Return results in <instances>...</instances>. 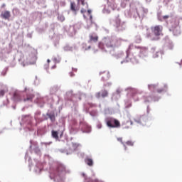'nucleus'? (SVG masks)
Wrapping results in <instances>:
<instances>
[{"mask_svg":"<svg viewBox=\"0 0 182 182\" xmlns=\"http://www.w3.org/2000/svg\"><path fill=\"white\" fill-rule=\"evenodd\" d=\"M65 30L69 36H75L76 35V30H75V26H65Z\"/></svg>","mask_w":182,"mask_h":182,"instance_id":"26","label":"nucleus"},{"mask_svg":"<svg viewBox=\"0 0 182 182\" xmlns=\"http://www.w3.org/2000/svg\"><path fill=\"white\" fill-rule=\"evenodd\" d=\"M105 122L107 127H109V129H119V127H120V122L114 118H106Z\"/></svg>","mask_w":182,"mask_h":182,"instance_id":"15","label":"nucleus"},{"mask_svg":"<svg viewBox=\"0 0 182 182\" xmlns=\"http://www.w3.org/2000/svg\"><path fill=\"white\" fill-rule=\"evenodd\" d=\"M90 39L87 41V43H83L81 45L82 50H90V49H95L96 46H97V41L99 40V37L97 36H93L90 34L89 36Z\"/></svg>","mask_w":182,"mask_h":182,"instance_id":"12","label":"nucleus"},{"mask_svg":"<svg viewBox=\"0 0 182 182\" xmlns=\"http://www.w3.org/2000/svg\"><path fill=\"white\" fill-rule=\"evenodd\" d=\"M151 110V109H150V107L148 105L147 107H146V113H147V114H149Z\"/></svg>","mask_w":182,"mask_h":182,"instance_id":"54","label":"nucleus"},{"mask_svg":"<svg viewBox=\"0 0 182 182\" xmlns=\"http://www.w3.org/2000/svg\"><path fill=\"white\" fill-rule=\"evenodd\" d=\"M58 20L60 21V22H63V21H65V16H63V14H58Z\"/></svg>","mask_w":182,"mask_h":182,"instance_id":"43","label":"nucleus"},{"mask_svg":"<svg viewBox=\"0 0 182 182\" xmlns=\"http://www.w3.org/2000/svg\"><path fill=\"white\" fill-rule=\"evenodd\" d=\"M63 49L65 52H72V50H73V47L67 44L65 46L63 47Z\"/></svg>","mask_w":182,"mask_h":182,"instance_id":"36","label":"nucleus"},{"mask_svg":"<svg viewBox=\"0 0 182 182\" xmlns=\"http://www.w3.org/2000/svg\"><path fill=\"white\" fill-rule=\"evenodd\" d=\"M168 26L169 27L170 32H173L174 36H178L181 35V28H180V21L176 18H173L171 20L166 21Z\"/></svg>","mask_w":182,"mask_h":182,"instance_id":"10","label":"nucleus"},{"mask_svg":"<svg viewBox=\"0 0 182 182\" xmlns=\"http://www.w3.org/2000/svg\"><path fill=\"white\" fill-rule=\"evenodd\" d=\"M77 2L78 4H81L85 8H89V4H87V2H85V0H77Z\"/></svg>","mask_w":182,"mask_h":182,"instance_id":"37","label":"nucleus"},{"mask_svg":"<svg viewBox=\"0 0 182 182\" xmlns=\"http://www.w3.org/2000/svg\"><path fill=\"white\" fill-rule=\"evenodd\" d=\"M51 69H56V64H55L54 65H53V66L51 67Z\"/></svg>","mask_w":182,"mask_h":182,"instance_id":"63","label":"nucleus"},{"mask_svg":"<svg viewBox=\"0 0 182 182\" xmlns=\"http://www.w3.org/2000/svg\"><path fill=\"white\" fill-rule=\"evenodd\" d=\"M32 18L34 20L38 19V21H41V19H42V13L39 11H36L32 14Z\"/></svg>","mask_w":182,"mask_h":182,"instance_id":"33","label":"nucleus"},{"mask_svg":"<svg viewBox=\"0 0 182 182\" xmlns=\"http://www.w3.org/2000/svg\"><path fill=\"white\" fill-rule=\"evenodd\" d=\"M43 120H50L51 123L56 122V117H58V112L55 110H48L46 114H42Z\"/></svg>","mask_w":182,"mask_h":182,"instance_id":"16","label":"nucleus"},{"mask_svg":"<svg viewBox=\"0 0 182 182\" xmlns=\"http://www.w3.org/2000/svg\"><path fill=\"white\" fill-rule=\"evenodd\" d=\"M73 146L75 150H76V149H77V147H79V146H80V145L77 144H73Z\"/></svg>","mask_w":182,"mask_h":182,"instance_id":"55","label":"nucleus"},{"mask_svg":"<svg viewBox=\"0 0 182 182\" xmlns=\"http://www.w3.org/2000/svg\"><path fill=\"white\" fill-rule=\"evenodd\" d=\"M95 96L97 99H100V97H102V99H105L109 96V91L106 90V88H103L100 92H96Z\"/></svg>","mask_w":182,"mask_h":182,"instance_id":"23","label":"nucleus"},{"mask_svg":"<svg viewBox=\"0 0 182 182\" xmlns=\"http://www.w3.org/2000/svg\"><path fill=\"white\" fill-rule=\"evenodd\" d=\"M35 102L38 105L39 107H43L45 106V103L50 105V107L55 103V100L52 96H45V97H38L35 100Z\"/></svg>","mask_w":182,"mask_h":182,"instance_id":"13","label":"nucleus"},{"mask_svg":"<svg viewBox=\"0 0 182 182\" xmlns=\"http://www.w3.org/2000/svg\"><path fill=\"white\" fill-rule=\"evenodd\" d=\"M53 62H54L55 64L56 63H60L61 58L60 57H58V58L56 57H53L52 58Z\"/></svg>","mask_w":182,"mask_h":182,"instance_id":"42","label":"nucleus"},{"mask_svg":"<svg viewBox=\"0 0 182 182\" xmlns=\"http://www.w3.org/2000/svg\"><path fill=\"white\" fill-rule=\"evenodd\" d=\"M96 127H97V129H102V127H103V125H102V122H97V124H96Z\"/></svg>","mask_w":182,"mask_h":182,"instance_id":"47","label":"nucleus"},{"mask_svg":"<svg viewBox=\"0 0 182 182\" xmlns=\"http://www.w3.org/2000/svg\"><path fill=\"white\" fill-rule=\"evenodd\" d=\"M59 90H60V85H55L50 87V93L51 95H56Z\"/></svg>","mask_w":182,"mask_h":182,"instance_id":"30","label":"nucleus"},{"mask_svg":"<svg viewBox=\"0 0 182 182\" xmlns=\"http://www.w3.org/2000/svg\"><path fill=\"white\" fill-rule=\"evenodd\" d=\"M55 48H58L59 46V38H56V40L53 42Z\"/></svg>","mask_w":182,"mask_h":182,"instance_id":"48","label":"nucleus"},{"mask_svg":"<svg viewBox=\"0 0 182 182\" xmlns=\"http://www.w3.org/2000/svg\"><path fill=\"white\" fill-rule=\"evenodd\" d=\"M110 55L115 58V59H124L123 60H126V55H124V53L123 51H119L118 53H114V51H110ZM125 58V59H124Z\"/></svg>","mask_w":182,"mask_h":182,"instance_id":"25","label":"nucleus"},{"mask_svg":"<svg viewBox=\"0 0 182 182\" xmlns=\"http://www.w3.org/2000/svg\"><path fill=\"white\" fill-rule=\"evenodd\" d=\"M42 114L41 110L36 111L34 114V120L36 123H33V118L31 115H22L21 122H20L21 126L23 127L24 132H28L30 136L35 134L36 132L33 129L35 126H38L39 123L43 122V119L41 118L40 116Z\"/></svg>","mask_w":182,"mask_h":182,"instance_id":"2","label":"nucleus"},{"mask_svg":"<svg viewBox=\"0 0 182 182\" xmlns=\"http://www.w3.org/2000/svg\"><path fill=\"white\" fill-rule=\"evenodd\" d=\"M122 41L126 42V40L119 38L116 36L106 37L102 40V43H99L97 46L100 49H102L103 52L110 53V52L114 51L115 48H117L118 46H120V45H122Z\"/></svg>","mask_w":182,"mask_h":182,"instance_id":"5","label":"nucleus"},{"mask_svg":"<svg viewBox=\"0 0 182 182\" xmlns=\"http://www.w3.org/2000/svg\"><path fill=\"white\" fill-rule=\"evenodd\" d=\"M131 12L132 18L136 21V28H137V26H140L141 24L143 16H144V14H147L149 12V9L142 7L140 2L134 1L131 4Z\"/></svg>","mask_w":182,"mask_h":182,"instance_id":"7","label":"nucleus"},{"mask_svg":"<svg viewBox=\"0 0 182 182\" xmlns=\"http://www.w3.org/2000/svg\"><path fill=\"white\" fill-rule=\"evenodd\" d=\"M134 121L137 126H146L147 122H149V118L147 117V115L142 114L134 118Z\"/></svg>","mask_w":182,"mask_h":182,"instance_id":"17","label":"nucleus"},{"mask_svg":"<svg viewBox=\"0 0 182 182\" xmlns=\"http://www.w3.org/2000/svg\"><path fill=\"white\" fill-rule=\"evenodd\" d=\"M122 93V90L120 88H117L115 92H113L112 99V100H119L120 97V94Z\"/></svg>","mask_w":182,"mask_h":182,"instance_id":"29","label":"nucleus"},{"mask_svg":"<svg viewBox=\"0 0 182 182\" xmlns=\"http://www.w3.org/2000/svg\"><path fill=\"white\" fill-rule=\"evenodd\" d=\"M104 75L101 77L102 82H106V80H109V79H110V73L107 71L100 72V75Z\"/></svg>","mask_w":182,"mask_h":182,"instance_id":"28","label":"nucleus"},{"mask_svg":"<svg viewBox=\"0 0 182 182\" xmlns=\"http://www.w3.org/2000/svg\"><path fill=\"white\" fill-rule=\"evenodd\" d=\"M70 9L73 12H76V4H75V2L70 3Z\"/></svg>","mask_w":182,"mask_h":182,"instance_id":"41","label":"nucleus"},{"mask_svg":"<svg viewBox=\"0 0 182 182\" xmlns=\"http://www.w3.org/2000/svg\"><path fill=\"white\" fill-rule=\"evenodd\" d=\"M13 15H18L19 14V9L18 8H14L12 10Z\"/></svg>","mask_w":182,"mask_h":182,"instance_id":"46","label":"nucleus"},{"mask_svg":"<svg viewBox=\"0 0 182 182\" xmlns=\"http://www.w3.org/2000/svg\"><path fill=\"white\" fill-rule=\"evenodd\" d=\"M85 161L86 164H87V166H89L90 167H92V166H93V159H92L90 157L87 156L85 159Z\"/></svg>","mask_w":182,"mask_h":182,"instance_id":"34","label":"nucleus"},{"mask_svg":"<svg viewBox=\"0 0 182 182\" xmlns=\"http://www.w3.org/2000/svg\"><path fill=\"white\" fill-rule=\"evenodd\" d=\"M23 92H26V98L22 97V91L16 90L11 97L12 100H14L16 103H18V102H22V100H23V102H32V100L33 97H35L33 89L25 87Z\"/></svg>","mask_w":182,"mask_h":182,"instance_id":"9","label":"nucleus"},{"mask_svg":"<svg viewBox=\"0 0 182 182\" xmlns=\"http://www.w3.org/2000/svg\"><path fill=\"white\" fill-rule=\"evenodd\" d=\"M69 75L71 77H73V76H75V74L73 73V72H70Z\"/></svg>","mask_w":182,"mask_h":182,"instance_id":"58","label":"nucleus"},{"mask_svg":"<svg viewBox=\"0 0 182 182\" xmlns=\"http://www.w3.org/2000/svg\"><path fill=\"white\" fill-rule=\"evenodd\" d=\"M89 107H97V105L93 103H84L83 110L85 113H89Z\"/></svg>","mask_w":182,"mask_h":182,"instance_id":"27","label":"nucleus"},{"mask_svg":"<svg viewBox=\"0 0 182 182\" xmlns=\"http://www.w3.org/2000/svg\"><path fill=\"white\" fill-rule=\"evenodd\" d=\"M79 127H81L82 133H92V127L83 120L80 121V125L77 124L76 119H73L70 122V134H76L79 130Z\"/></svg>","mask_w":182,"mask_h":182,"instance_id":"8","label":"nucleus"},{"mask_svg":"<svg viewBox=\"0 0 182 182\" xmlns=\"http://www.w3.org/2000/svg\"><path fill=\"white\" fill-rule=\"evenodd\" d=\"M136 49L139 52V56L141 58V59H144V58H147V56H149V49L147 47L137 46L133 44H130L126 51V60H122L121 65H123V63H127L128 62H132V63L134 65H136L139 63V60H137L136 57L132 55V52Z\"/></svg>","mask_w":182,"mask_h":182,"instance_id":"3","label":"nucleus"},{"mask_svg":"<svg viewBox=\"0 0 182 182\" xmlns=\"http://www.w3.org/2000/svg\"><path fill=\"white\" fill-rule=\"evenodd\" d=\"M108 4V7L110 8V9H112L113 11H114V9H116L117 8V4H116V2L113 0H108L107 2Z\"/></svg>","mask_w":182,"mask_h":182,"instance_id":"32","label":"nucleus"},{"mask_svg":"<svg viewBox=\"0 0 182 182\" xmlns=\"http://www.w3.org/2000/svg\"><path fill=\"white\" fill-rule=\"evenodd\" d=\"M164 43V49H170L171 50L174 48V44H173V41H171L168 37H166L163 40Z\"/></svg>","mask_w":182,"mask_h":182,"instance_id":"22","label":"nucleus"},{"mask_svg":"<svg viewBox=\"0 0 182 182\" xmlns=\"http://www.w3.org/2000/svg\"><path fill=\"white\" fill-rule=\"evenodd\" d=\"M134 2H137V1H130V0H122L121 1V7L122 8H126L127 6H129V11H126L125 14H128V16H133V15L132 14V4H134Z\"/></svg>","mask_w":182,"mask_h":182,"instance_id":"18","label":"nucleus"},{"mask_svg":"<svg viewBox=\"0 0 182 182\" xmlns=\"http://www.w3.org/2000/svg\"><path fill=\"white\" fill-rule=\"evenodd\" d=\"M65 168L63 165L62 164H58L57 166L56 170L54 173V178L56 180V178H58V177H60V174H62V173H65Z\"/></svg>","mask_w":182,"mask_h":182,"instance_id":"21","label":"nucleus"},{"mask_svg":"<svg viewBox=\"0 0 182 182\" xmlns=\"http://www.w3.org/2000/svg\"><path fill=\"white\" fill-rule=\"evenodd\" d=\"M159 83L148 85V89L151 92L152 95H149L148 94L143 95V91L139 90L136 88L128 87L125 90L127 92V99L124 100L126 109L132 107V99L134 102H139L143 100L144 103H151V102H159L161 97L154 94L155 92L157 93H166L168 91V85L166 83L164 84V87L158 88ZM158 88V89H157ZM141 95H143L141 96Z\"/></svg>","mask_w":182,"mask_h":182,"instance_id":"1","label":"nucleus"},{"mask_svg":"<svg viewBox=\"0 0 182 182\" xmlns=\"http://www.w3.org/2000/svg\"><path fill=\"white\" fill-rule=\"evenodd\" d=\"M55 97H57V99H58V100L56 102V105H58L59 104V96L55 95Z\"/></svg>","mask_w":182,"mask_h":182,"instance_id":"61","label":"nucleus"},{"mask_svg":"<svg viewBox=\"0 0 182 182\" xmlns=\"http://www.w3.org/2000/svg\"><path fill=\"white\" fill-rule=\"evenodd\" d=\"M156 47H151L150 52L152 54L153 59H157V58H159V56H162L164 55V51L163 50H156Z\"/></svg>","mask_w":182,"mask_h":182,"instance_id":"24","label":"nucleus"},{"mask_svg":"<svg viewBox=\"0 0 182 182\" xmlns=\"http://www.w3.org/2000/svg\"><path fill=\"white\" fill-rule=\"evenodd\" d=\"M83 97L86 98V94L83 92H77L73 94V90L67 91L64 95V100L67 106H70L73 110H77V102H80Z\"/></svg>","mask_w":182,"mask_h":182,"instance_id":"6","label":"nucleus"},{"mask_svg":"<svg viewBox=\"0 0 182 182\" xmlns=\"http://www.w3.org/2000/svg\"><path fill=\"white\" fill-rule=\"evenodd\" d=\"M102 14H110V9H107L106 7H105L102 10Z\"/></svg>","mask_w":182,"mask_h":182,"instance_id":"45","label":"nucleus"},{"mask_svg":"<svg viewBox=\"0 0 182 182\" xmlns=\"http://www.w3.org/2000/svg\"><path fill=\"white\" fill-rule=\"evenodd\" d=\"M63 132H65V121L62 120V124L60 129L51 131L52 137H63Z\"/></svg>","mask_w":182,"mask_h":182,"instance_id":"19","label":"nucleus"},{"mask_svg":"<svg viewBox=\"0 0 182 182\" xmlns=\"http://www.w3.org/2000/svg\"><path fill=\"white\" fill-rule=\"evenodd\" d=\"M176 63L178 64V65H179V66H180V68H181V65H182V59H181V62H176Z\"/></svg>","mask_w":182,"mask_h":182,"instance_id":"59","label":"nucleus"},{"mask_svg":"<svg viewBox=\"0 0 182 182\" xmlns=\"http://www.w3.org/2000/svg\"><path fill=\"white\" fill-rule=\"evenodd\" d=\"M127 144L128 146H133V142H132V141H127Z\"/></svg>","mask_w":182,"mask_h":182,"instance_id":"57","label":"nucleus"},{"mask_svg":"<svg viewBox=\"0 0 182 182\" xmlns=\"http://www.w3.org/2000/svg\"><path fill=\"white\" fill-rule=\"evenodd\" d=\"M151 31L152 33H147L146 38L149 41H159L160 39V35L163 32V26L158 25L151 27Z\"/></svg>","mask_w":182,"mask_h":182,"instance_id":"11","label":"nucleus"},{"mask_svg":"<svg viewBox=\"0 0 182 182\" xmlns=\"http://www.w3.org/2000/svg\"><path fill=\"white\" fill-rule=\"evenodd\" d=\"M109 23L114 26L118 31H124L126 29V22L122 21L119 17V15L114 19H109Z\"/></svg>","mask_w":182,"mask_h":182,"instance_id":"14","label":"nucleus"},{"mask_svg":"<svg viewBox=\"0 0 182 182\" xmlns=\"http://www.w3.org/2000/svg\"><path fill=\"white\" fill-rule=\"evenodd\" d=\"M135 43H141V37L140 36V35H136L135 36Z\"/></svg>","mask_w":182,"mask_h":182,"instance_id":"40","label":"nucleus"},{"mask_svg":"<svg viewBox=\"0 0 182 182\" xmlns=\"http://www.w3.org/2000/svg\"><path fill=\"white\" fill-rule=\"evenodd\" d=\"M73 26H74L75 31H76V32H77V31H79V29H80V28H82V23H77L74 24Z\"/></svg>","mask_w":182,"mask_h":182,"instance_id":"38","label":"nucleus"},{"mask_svg":"<svg viewBox=\"0 0 182 182\" xmlns=\"http://www.w3.org/2000/svg\"><path fill=\"white\" fill-rule=\"evenodd\" d=\"M92 19H93V16L92 15H90V19L87 20V23H90V25L89 24L87 25V26H86L87 29H90L91 25H93L94 23H93Z\"/></svg>","mask_w":182,"mask_h":182,"instance_id":"35","label":"nucleus"},{"mask_svg":"<svg viewBox=\"0 0 182 182\" xmlns=\"http://www.w3.org/2000/svg\"><path fill=\"white\" fill-rule=\"evenodd\" d=\"M15 55L20 57L19 58H18V60L21 66L25 67V61L22 60V59H23V53L16 50H12V46H11V44H9L8 48L0 50V59L2 60L8 58V56L10 57L9 62L11 68H15V65H16V63H15Z\"/></svg>","mask_w":182,"mask_h":182,"instance_id":"4","label":"nucleus"},{"mask_svg":"<svg viewBox=\"0 0 182 182\" xmlns=\"http://www.w3.org/2000/svg\"><path fill=\"white\" fill-rule=\"evenodd\" d=\"M110 86H112V82H107V83H104V85H103L104 89H105V87H110Z\"/></svg>","mask_w":182,"mask_h":182,"instance_id":"49","label":"nucleus"},{"mask_svg":"<svg viewBox=\"0 0 182 182\" xmlns=\"http://www.w3.org/2000/svg\"><path fill=\"white\" fill-rule=\"evenodd\" d=\"M44 69H45L46 70H48V69H49V64H45V65H44Z\"/></svg>","mask_w":182,"mask_h":182,"instance_id":"56","label":"nucleus"},{"mask_svg":"<svg viewBox=\"0 0 182 182\" xmlns=\"http://www.w3.org/2000/svg\"><path fill=\"white\" fill-rule=\"evenodd\" d=\"M27 38H32V33H28Z\"/></svg>","mask_w":182,"mask_h":182,"instance_id":"62","label":"nucleus"},{"mask_svg":"<svg viewBox=\"0 0 182 182\" xmlns=\"http://www.w3.org/2000/svg\"><path fill=\"white\" fill-rule=\"evenodd\" d=\"M85 12H86V9H81V14H85Z\"/></svg>","mask_w":182,"mask_h":182,"instance_id":"60","label":"nucleus"},{"mask_svg":"<svg viewBox=\"0 0 182 182\" xmlns=\"http://www.w3.org/2000/svg\"><path fill=\"white\" fill-rule=\"evenodd\" d=\"M9 69V67H6V68L3 70V71L1 72V75H2V76H6V73H7Z\"/></svg>","mask_w":182,"mask_h":182,"instance_id":"44","label":"nucleus"},{"mask_svg":"<svg viewBox=\"0 0 182 182\" xmlns=\"http://www.w3.org/2000/svg\"><path fill=\"white\" fill-rule=\"evenodd\" d=\"M36 55H33V57H32V60L33 62L32 63H30L31 65H33V63H35L36 62Z\"/></svg>","mask_w":182,"mask_h":182,"instance_id":"50","label":"nucleus"},{"mask_svg":"<svg viewBox=\"0 0 182 182\" xmlns=\"http://www.w3.org/2000/svg\"><path fill=\"white\" fill-rule=\"evenodd\" d=\"M5 92H6V90H0V97H2L3 96L5 95Z\"/></svg>","mask_w":182,"mask_h":182,"instance_id":"51","label":"nucleus"},{"mask_svg":"<svg viewBox=\"0 0 182 182\" xmlns=\"http://www.w3.org/2000/svg\"><path fill=\"white\" fill-rule=\"evenodd\" d=\"M129 123H130L131 126H133V121H132V120H128L126 122H123L122 124L124 125V124H127Z\"/></svg>","mask_w":182,"mask_h":182,"instance_id":"53","label":"nucleus"},{"mask_svg":"<svg viewBox=\"0 0 182 182\" xmlns=\"http://www.w3.org/2000/svg\"><path fill=\"white\" fill-rule=\"evenodd\" d=\"M161 11H158L157 13V19L158 21H159L160 22H168V21H171V19H173L174 17H173L172 15H165V16H162L161 15ZM168 20V21H167Z\"/></svg>","mask_w":182,"mask_h":182,"instance_id":"20","label":"nucleus"},{"mask_svg":"<svg viewBox=\"0 0 182 182\" xmlns=\"http://www.w3.org/2000/svg\"><path fill=\"white\" fill-rule=\"evenodd\" d=\"M123 129H130V127H129V126H125V127H123Z\"/></svg>","mask_w":182,"mask_h":182,"instance_id":"64","label":"nucleus"},{"mask_svg":"<svg viewBox=\"0 0 182 182\" xmlns=\"http://www.w3.org/2000/svg\"><path fill=\"white\" fill-rule=\"evenodd\" d=\"M35 86H38L39 85V80H38V76H36V80H34Z\"/></svg>","mask_w":182,"mask_h":182,"instance_id":"52","label":"nucleus"},{"mask_svg":"<svg viewBox=\"0 0 182 182\" xmlns=\"http://www.w3.org/2000/svg\"><path fill=\"white\" fill-rule=\"evenodd\" d=\"M88 113L92 116V117H97L98 116V112L96 110H92L91 112L88 111Z\"/></svg>","mask_w":182,"mask_h":182,"instance_id":"39","label":"nucleus"},{"mask_svg":"<svg viewBox=\"0 0 182 182\" xmlns=\"http://www.w3.org/2000/svg\"><path fill=\"white\" fill-rule=\"evenodd\" d=\"M1 18H2V19H5L6 21H9V18H11V11H5L1 14Z\"/></svg>","mask_w":182,"mask_h":182,"instance_id":"31","label":"nucleus"}]
</instances>
